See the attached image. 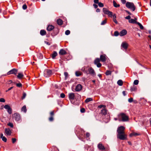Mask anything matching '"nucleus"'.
I'll list each match as a JSON object with an SVG mask.
<instances>
[{
    "label": "nucleus",
    "instance_id": "obj_1",
    "mask_svg": "<svg viewBox=\"0 0 151 151\" xmlns=\"http://www.w3.org/2000/svg\"><path fill=\"white\" fill-rule=\"evenodd\" d=\"M125 129V128L123 126H121L117 128V137L121 140H125L127 137V135L125 134L124 132Z\"/></svg>",
    "mask_w": 151,
    "mask_h": 151
},
{
    "label": "nucleus",
    "instance_id": "obj_2",
    "mask_svg": "<svg viewBox=\"0 0 151 151\" xmlns=\"http://www.w3.org/2000/svg\"><path fill=\"white\" fill-rule=\"evenodd\" d=\"M118 120L119 121L127 122L129 120V117L125 114L124 113H121L118 116Z\"/></svg>",
    "mask_w": 151,
    "mask_h": 151
},
{
    "label": "nucleus",
    "instance_id": "obj_3",
    "mask_svg": "<svg viewBox=\"0 0 151 151\" xmlns=\"http://www.w3.org/2000/svg\"><path fill=\"white\" fill-rule=\"evenodd\" d=\"M126 6L128 8L130 9L133 11H134L135 10L136 7L133 3L127 2L126 4Z\"/></svg>",
    "mask_w": 151,
    "mask_h": 151
},
{
    "label": "nucleus",
    "instance_id": "obj_4",
    "mask_svg": "<svg viewBox=\"0 0 151 151\" xmlns=\"http://www.w3.org/2000/svg\"><path fill=\"white\" fill-rule=\"evenodd\" d=\"M87 71H88L87 74H89L93 77L96 76V73L94 70L91 67L89 66Z\"/></svg>",
    "mask_w": 151,
    "mask_h": 151
},
{
    "label": "nucleus",
    "instance_id": "obj_5",
    "mask_svg": "<svg viewBox=\"0 0 151 151\" xmlns=\"http://www.w3.org/2000/svg\"><path fill=\"white\" fill-rule=\"evenodd\" d=\"M13 118L16 121H19L21 120L20 114L18 113H15L13 115Z\"/></svg>",
    "mask_w": 151,
    "mask_h": 151
},
{
    "label": "nucleus",
    "instance_id": "obj_6",
    "mask_svg": "<svg viewBox=\"0 0 151 151\" xmlns=\"http://www.w3.org/2000/svg\"><path fill=\"white\" fill-rule=\"evenodd\" d=\"M52 75V71L49 69H45L44 71V76L45 77H49Z\"/></svg>",
    "mask_w": 151,
    "mask_h": 151
},
{
    "label": "nucleus",
    "instance_id": "obj_7",
    "mask_svg": "<svg viewBox=\"0 0 151 151\" xmlns=\"http://www.w3.org/2000/svg\"><path fill=\"white\" fill-rule=\"evenodd\" d=\"M100 60L99 58H96L94 60V63L97 66L100 68L101 66V64L100 63Z\"/></svg>",
    "mask_w": 151,
    "mask_h": 151
},
{
    "label": "nucleus",
    "instance_id": "obj_8",
    "mask_svg": "<svg viewBox=\"0 0 151 151\" xmlns=\"http://www.w3.org/2000/svg\"><path fill=\"white\" fill-rule=\"evenodd\" d=\"M17 72V70L15 68L12 69V70L9 71L7 73L8 75H9L11 74H16Z\"/></svg>",
    "mask_w": 151,
    "mask_h": 151
},
{
    "label": "nucleus",
    "instance_id": "obj_9",
    "mask_svg": "<svg viewBox=\"0 0 151 151\" xmlns=\"http://www.w3.org/2000/svg\"><path fill=\"white\" fill-rule=\"evenodd\" d=\"M121 46L125 50H127L128 48V44L125 42H123L121 44Z\"/></svg>",
    "mask_w": 151,
    "mask_h": 151
},
{
    "label": "nucleus",
    "instance_id": "obj_10",
    "mask_svg": "<svg viewBox=\"0 0 151 151\" xmlns=\"http://www.w3.org/2000/svg\"><path fill=\"white\" fill-rule=\"evenodd\" d=\"M5 133L7 136H10L12 134V131L9 128H5Z\"/></svg>",
    "mask_w": 151,
    "mask_h": 151
},
{
    "label": "nucleus",
    "instance_id": "obj_11",
    "mask_svg": "<svg viewBox=\"0 0 151 151\" xmlns=\"http://www.w3.org/2000/svg\"><path fill=\"white\" fill-rule=\"evenodd\" d=\"M106 55H101L100 56V60L102 62H105L106 61Z\"/></svg>",
    "mask_w": 151,
    "mask_h": 151
},
{
    "label": "nucleus",
    "instance_id": "obj_12",
    "mask_svg": "<svg viewBox=\"0 0 151 151\" xmlns=\"http://www.w3.org/2000/svg\"><path fill=\"white\" fill-rule=\"evenodd\" d=\"M97 147L98 149L101 151H103L105 149L104 146L101 142L98 144Z\"/></svg>",
    "mask_w": 151,
    "mask_h": 151
},
{
    "label": "nucleus",
    "instance_id": "obj_13",
    "mask_svg": "<svg viewBox=\"0 0 151 151\" xmlns=\"http://www.w3.org/2000/svg\"><path fill=\"white\" fill-rule=\"evenodd\" d=\"M82 88V86L81 84H79L77 85L76 87L75 90L76 91H79Z\"/></svg>",
    "mask_w": 151,
    "mask_h": 151
},
{
    "label": "nucleus",
    "instance_id": "obj_14",
    "mask_svg": "<svg viewBox=\"0 0 151 151\" xmlns=\"http://www.w3.org/2000/svg\"><path fill=\"white\" fill-rule=\"evenodd\" d=\"M75 97L74 93H71L69 94L68 97L70 100H73L74 99Z\"/></svg>",
    "mask_w": 151,
    "mask_h": 151
},
{
    "label": "nucleus",
    "instance_id": "obj_15",
    "mask_svg": "<svg viewBox=\"0 0 151 151\" xmlns=\"http://www.w3.org/2000/svg\"><path fill=\"white\" fill-rule=\"evenodd\" d=\"M127 33V30L125 29H123L120 32L119 35L120 36H123L125 35Z\"/></svg>",
    "mask_w": 151,
    "mask_h": 151
},
{
    "label": "nucleus",
    "instance_id": "obj_16",
    "mask_svg": "<svg viewBox=\"0 0 151 151\" xmlns=\"http://www.w3.org/2000/svg\"><path fill=\"white\" fill-rule=\"evenodd\" d=\"M88 66H84L81 69V70L83 72L86 73H88Z\"/></svg>",
    "mask_w": 151,
    "mask_h": 151
},
{
    "label": "nucleus",
    "instance_id": "obj_17",
    "mask_svg": "<svg viewBox=\"0 0 151 151\" xmlns=\"http://www.w3.org/2000/svg\"><path fill=\"white\" fill-rule=\"evenodd\" d=\"M140 134L139 133L135 132H133L129 134V136L130 137H132L133 136H138L140 135Z\"/></svg>",
    "mask_w": 151,
    "mask_h": 151
},
{
    "label": "nucleus",
    "instance_id": "obj_18",
    "mask_svg": "<svg viewBox=\"0 0 151 151\" xmlns=\"http://www.w3.org/2000/svg\"><path fill=\"white\" fill-rule=\"evenodd\" d=\"M66 51L63 49H61L59 52V54L60 55H64L66 54Z\"/></svg>",
    "mask_w": 151,
    "mask_h": 151
},
{
    "label": "nucleus",
    "instance_id": "obj_19",
    "mask_svg": "<svg viewBox=\"0 0 151 151\" xmlns=\"http://www.w3.org/2000/svg\"><path fill=\"white\" fill-rule=\"evenodd\" d=\"M0 138L2 139V140L5 142H6L7 141L6 138L3 136V134L2 133H1L0 134Z\"/></svg>",
    "mask_w": 151,
    "mask_h": 151
},
{
    "label": "nucleus",
    "instance_id": "obj_20",
    "mask_svg": "<svg viewBox=\"0 0 151 151\" xmlns=\"http://www.w3.org/2000/svg\"><path fill=\"white\" fill-rule=\"evenodd\" d=\"M54 28V27L52 25H49L47 27V30L48 31H51Z\"/></svg>",
    "mask_w": 151,
    "mask_h": 151
},
{
    "label": "nucleus",
    "instance_id": "obj_21",
    "mask_svg": "<svg viewBox=\"0 0 151 151\" xmlns=\"http://www.w3.org/2000/svg\"><path fill=\"white\" fill-rule=\"evenodd\" d=\"M57 55L58 54L57 52L56 51H54L53 53L51 54V56L52 58L54 59Z\"/></svg>",
    "mask_w": 151,
    "mask_h": 151
},
{
    "label": "nucleus",
    "instance_id": "obj_22",
    "mask_svg": "<svg viewBox=\"0 0 151 151\" xmlns=\"http://www.w3.org/2000/svg\"><path fill=\"white\" fill-rule=\"evenodd\" d=\"M107 111L106 109H103L101 111V113L103 115H105L107 113Z\"/></svg>",
    "mask_w": 151,
    "mask_h": 151
},
{
    "label": "nucleus",
    "instance_id": "obj_23",
    "mask_svg": "<svg viewBox=\"0 0 151 151\" xmlns=\"http://www.w3.org/2000/svg\"><path fill=\"white\" fill-rule=\"evenodd\" d=\"M137 90V88L135 86H133L131 87L130 90L131 92L135 91Z\"/></svg>",
    "mask_w": 151,
    "mask_h": 151
},
{
    "label": "nucleus",
    "instance_id": "obj_24",
    "mask_svg": "<svg viewBox=\"0 0 151 151\" xmlns=\"http://www.w3.org/2000/svg\"><path fill=\"white\" fill-rule=\"evenodd\" d=\"M21 111L25 113L27 112V109L26 106H24L21 108Z\"/></svg>",
    "mask_w": 151,
    "mask_h": 151
},
{
    "label": "nucleus",
    "instance_id": "obj_25",
    "mask_svg": "<svg viewBox=\"0 0 151 151\" xmlns=\"http://www.w3.org/2000/svg\"><path fill=\"white\" fill-rule=\"evenodd\" d=\"M129 22L130 23L132 24H137V22L136 21L132 19H129Z\"/></svg>",
    "mask_w": 151,
    "mask_h": 151
},
{
    "label": "nucleus",
    "instance_id": "obj_26",
    "mask_svg": "<svg viewBox=\"0 0 151 151\" xmlns=\"http://www.w3.org/2000/svg\"><path fill=\"white\" fill-rule=\"evenodd\" d=\"M75 74L76 76H79L83 74L82 73L79 71H76L75 72Z\"/></svg>",
    "mask_w": 151,
    "mask_h": 151
},
{
    "label": "nucleus",
    "instance_id": "obj_27",
    "mask_svg": "<svg viewBox=\"0 0 151 151\" xmlns=\"http://www.w3.org/2000/svg\"><path fill=\"white\" fill-rule=\"evenodd\" d=\"M57 24L59 25H61L63 23V21L60 19H58L57 20Z\"/></svg>",
    "mask_w": 151,
    "mask_h": 151
},
{
    "label": "nucleus",
    "instance_id": "obj_28",
    "mask_svg": "<svg viewBox=\"0 0 151 151\" xmlns=\"http://www.w3.org/2000/svg\"><path fill=\"white\" fill-rule=\"evenodd\" d=\"M40 33L42 36H43L46 34V32L45 30H42L40 31Z\"/></svg>",
    "mask_w": 151,
    "mask_h": 151
},
{
    "label": "nucleus",
    "instance_id": "obj_29",
    "mask_svg": "<svg viewBox=\"0 0 151 151\" xmlns=\"http://www.w3.org/2000/svg\"><path fill=\"white\" fill-rule=\"evenodd\" d=\"M24 76L23 74L22 73H19L18 75L17 76V77L19 79H21Z\"/></svg>",
    "mask_w": 151,
    "mask_h": 151
},
{
    "label": "nucleus",
    "instance_id": "obj_30",
    "mask_svg": "<svg viewBox=\"0 0 151 151\" xmlns=\"http://www.w3.org/2000/svg\"><path fill=\"white\" fill-rule=\"evenodd\" d=\"M103 11L104 14H106L109 11L107 9L104 8L103 9Z\"/></svg>",
    "mask_w": 151,
    "mask_h": 151
},
{
    "label": "nucleus",
    "instance_id": "obj_31",
    "mask_svg": "<svg viewBox=\"0 0 151 151\" xmlns=\"http://www.w3.org/2000/svg\"><path fill=\"white\" fill-rule=\"evenodd\" d=\"M117 83L119 86H122L123 85V82L122 80H119L118 81Z\"/></svg>",
    "mask_w": 151,
    "mask_h": 151
},
{
    "label": "nucleus",
    "instance_id": "obj_32",
    "mask_svg": "<svg viewBox=\"0 0 151 151\" xmlns=\"http://www.w3.org/2000/svg\"><path fill=\"white\" fill-rule=\"evenodd\" d=\"M113 3L114 6L115 7H119L120 6V5L119 4H117L114 1H113Z\"/></svg>",
    "mask_w": 151,
    "mask_h": 151
},
{
    "label": "nucleus",
    "instance_id": "obj_33",
    "mask_svg": "<svg viewBox=\"0 0 151 151\" xmlns=\"http://www.w3.org/2000/svg\"><path fill=\"white\" fill-rule=\"evenodd\" d=\"M113 21L116 24L117 23V22L116 19V14H114L113 16Z\"/></svg>",
    "mask_w": 151,
    "mask_h": 151
},
{
    "label": "nucleus",
    "instance_id": "obj_34",
    "mask_svg": "<svg viewBox=\"0 0 151 151\" xmlns=\"http://www.w3.org/2000/svg\"><path fill=\"white\" fill-rule=\"evenodd\" d=\"M92 101L93 99H92V98H90L87 99L85 101V102L86 103H87L89 101Z\"/></svg>",
    "mask_w": 151,
    "mask_h": 151
},
{
    "label": "nucleus",
    "instance_id": "obj_35",
    "mask_svg": "<svg viewBox=\"0 0 151 151\" xmlns=\"http://www.w3.org/2000/svg\"><path fill=\"white\" fill-rule=\"evenodd\" d=\"M106 14L108 15L109 17H112L113 16V13L109 11Z\"/></svg>",
    "mask_w": 151,
    "mask_h": 151
},
{
    "label": "nucleus",
    "instance_id": "obj_36",
    "mask_svg": "<svg viewBox=\"0 0 151 151\" xmlns=\"http://www.w3.org/2000/svg\"><path fill=\"white\" fill-rule=\"evenodd\" d=\"M137 24L139 26L140 29H143V27L142 25V24H141L139 22H137Z\"/></svg>",
    "mask_w": 151,
    "mask_h": 151
},
{
    "label": "nucleus",
    "instance_id": "obj_37",
    "mask_svg": "<svg viewBox=\"0 0 151 151\" xmlns=\"http://www.w3.org/2000/svg\"><path fill=\"white\" fill-rule=\"evenodd\" d=\"M111 72L110 71L107 70L106 71L105 74L106 75L108 76L111 74Z\"/></svg>",
    "mask_w": 151,
    "mask_h": 151
},
{
    "label": "nucleus",
    "instance_id": "obj_38",
    "mask_svg": "<svg viewBox=\"0 0 151 151\" xmlns=\"http://www.w3.org/2000/svg\"><path fill=\"white\" fill-rule=\"evenodd\" d=\"M106 22H107L106 19H105V20H103V21H102V22H101V25H104L106 23Z\"/></svg>",
    "mask_w": 151,
    "mask_h": 151
},
{
    "label": "nucleus",
    "instance_id": "obj_39",
    "mask_svg": "<svg viewBox=\"0 0 151 151\" xmlns=\"http://www.w3.org/2000/svg\"><path fill=\"white\" fill-rule=\"evenodd\" d=\"M98 107L99 108H104L103 109H106V106L105 105H99L98 106Z\"/></svg>",
    "mask_w": 151,
    "mask_h": 151
},
{
    "label": "nucleus",
    "instance_id": "obj_40",
    "mask_svg": "<svg viewBox=\"0 0 151 151\" xmlns=\"http://www.w3.org/2000/svg\"><path fill=\"white\" fill-rule=\"evenodd\" d=\"M7 112L9 114H11L12 113V109L10 108L7 109Z\"/></svg>",
    "mask_w": 151,
    "mask_h": 151
},
{
    "label": "nucleus",
    "instance_id": "obj_41",
    "mask_svg": "<svg viewBox=\"0 0 151 151\" xmlns=\"http://www.w3.org/2000/svg\"><path fill=\"white\" fill-rule=\"evenodd\" d=\"M139 83V81L137 80H136L134 81V84L135 85H137Z\"/></svg>",
    "mask_w": 151,
    "mask_h": 151
},
{
    "label": "nucleus",
    "instance_id": "obj_42",
    "mask_svg": "<svg viewBox=\"0 0 151 151\" xmlns=\"http://www.w3.org/2000/svg\"><path fill=\"white\" fill-rule=\"evenodd\" d=\"M119 32L118 31H116L114 32V35L115 36H117L119 35Z\"/></svg>",
    "mask_w": 151,
    "mask_h": 151
},
{
    "label": "nucleus",
    "instance_id": "obj_43",
    "mask_svg": "<svg viewBox=\"0 0 151 151\" xmlns=\"http://www.w3.org/2000/svg\"><path fill=\"white\" fill-rule=\"evenodd\" d=\"M4 108L5 109H7V110L8 109H9V108H10V107L9 105L7 104V105H5L4 106Z\"/></svg>",
    "mask_w": 151,
    "mask_h": 151
},
{
    "label": "nucleus",
    "instance_id": "obj_44",
    "mask_svg": "<svg viewBox=\"0 0 151 151\" xmlns=\"http://www.w3.org/2000/svg\"><path fill=\"white\" fill-rule=\"evenodd\" d=\"M26 94L25 93H23V96L22 97V99H24L26 97Z\"/></svg>",
    "mask_w": 151,
    "mask_h": 151
},
{
    "label": "nucleus",
    "instance_id": "obj_45",
    "mask_svg": "<svg viewBox=\"0 0 151 151\" xmlns=\"http://www.w3.org/2000/svg\"><path fill=\"white\" fill-rule=\"evenodd\" d=\"M7 125L11 127L12 128L13 127V124L12 123L9 122L7 124Z\"/></svg>",
    "mask_w": 151,
    "mask_h": 151
},
{
    "label": "nucleus",
    "instance_id": "obj_46",
    "mask_svg": "<svg viewBox=\"0 0 151 151\" xmlns=\"http://www.w3.org/2000/svg\"><path fill=\"white\" fill-rule=\"evenodd\" d=\"M70 33V31L69 30H67L65 32V34L66 35H69Z\"/></svg>",
    "mask_w": 151,
    "mask_h": 151
},
{
    "label": "nucleus",
    "instance_id": "obj_47",
    "mask_svg": "<svg viewBox=\"0 0 151 151\" xmlns=\"http://www.w3.org/2000/svg\"><path fill=\"white\" fill-rule=\"evenodd\" d=\"M60 96L62 98H64L65 96V95L64 93H62L60 94Z\"/></svg>",
    "mask_w": 151,
    "mask_h": 151
},
{
    "label": "nucleus",
    "instance_id": "obj_48",
    "mask_svg": "<svg viewBox=\"0 0 151 151\" xmlns=\"http://www.w3.org/2000/svg\"><path fill=\"white\" fill-rule=\"evenodd\" d=\"M98 5L100 7H103L104 6L103 4L101 2H99L98 3Z\"/></svg>",
    "mask_w": 151,
    "mask_h": 151
},
{
    "label": "nucleus",
    "instance_id": "obj_49",
    "mask_svg": "<svg viewBox=\"0 0 151 151\" xmlns=\"http://www.w3.org/2000/svg\"><path fill=\"white\" fill-rule=\"evenodd\" d=\"M49 120L50 121H52L53 120V116H50V117L49 118Z\"/></svg>",
    "mask_w": 151,
    "mask_h": 151
},
{
    "label": "nucleus",
    "instance_id": "obj_50",
    "mask_svg": "<svg viewBox=\"0 0 151 151\" xmlns=\"http://www.w3.org/2000/svg\"><path fill=\"white\" fill-rule=\"evenodd\" d=\"M85 109L84 108H82L81 109V112L82 113H84L85 112Z\"/></svg>",
    "mask_w": 151,
    "mask_h": 151
},
{
    "label": "nucleus",
    "instance_id": "obj_51",
    "mask_svg": "<svg viewBox=\"0 0 151 151\" xmlns=\"http://www.w3.org/2000/svg\"><path fill=\"white\" fill-rule=\"evenodd\" d=\"M16 86L18 87H22V84L21 83H17L16 84Z\"/></svg>",
    "mask_w": 151,
    "mask_h": 151
},
{
    "label": "nucleus",
    "instance_id": "obj_52",
    "mask_svg": "<svg viewBox=\"0 0 151 151\" xmlns=\"http://www.w3.org/2000/svg\"><path fill=\"white\" fill-rule=\"evenodd\" d=\"M133 101V99L132 98H131L128 99V101L129 103L132 102Z\"/></svg>",
    "mask_w": 151,
    "mask_h": 151
},
{
    "label": "nucleus",
    "instance_id": "obj_53",
    "mask_svg": "<svg viewBox=\"0 0 151 151\" xmlns=\"http://www.w3.org/2000/svg\"><path fill=\"white\" fill-rule=\"evenodd\" d=\"M64 75L65 76V79H66L68 75V74L67 72H65L64 73Z\"/></svg>",
    "mask_w": 151,
    "mask_h": 151
},
{
    "label": "nucleus",
    "instance_id": "obj_54",
    "mask_svg": "<svg viewBox=\"0 0 151 151\" xmlns=\"http://www.w3.org/2000/svg\"><path fill=\"white\" fill-rule=\"evenodd\" d=\"M0 102H5V99L3 98L0 99Z\"/></svg>",
    "mask_w": 151,
    "mask_h": 151
},
{
    "label": "nucleus",
    "instance_id": "obj_55",
    "mask_svg": "<svg viewBox=\"0 0 151 151\" xmlns=\"http://www.w3.org/2000/svg\"><path fill=\"white\" fill-rule=\"evenodd\" d=\"M90 136V134L88 132H87L86 134V138H89Z\"/></svg>",
    "mask_w": 151,
    "mask_h": 151
},
{
    "label": "nucleus",
    "instance_id": "obj_56",
    "mask_svg": "<svg viewBox=\"0 0 151 151\" xmlns=\"http://www.w3.org/2000/svg\"><path fill=\"white\" fill-rule=\"evenodd\" d=\"M22 8L24 9H26L27 8V6L26 5L24 4Z\"/></svg>",
    "mask_w": 151,
    "mask_h": 151
},
{
    "label": "nucleus",
    "instance_id": "obj_57",
    "mask_svg": "<svg viewBox=\"0 0 151 151\" xmlns=\"http://www.w3.org/2000/svg\"><path fill=\"white\" fill-rule=\"evenodd\" d=\"M131 17L129 15L127 16L126 17H125V18L126 19H129H129H131Z\"/></svg>",
    "mask_w": 151,
    "mask_h": 151
},
{
    "label": "nucleus",
    "instance_id": "obj_58",
    "mask_svg": "<svg viewBox=\"0 0 151 151\" xmlns=\"http://www.w3.org/2000/svg\"><path fill=\"white\" fill-rule=\"evenodd\" d=\"M12 142L13 143H14L16 141V139L15 138H13L12 139Z\"/></svg>",
    "mask_w": 151,
    "mask_h": 151
},
{
    "label": "nucleus",
    "instance_id": "obj_59",
    "mask_svg": "<svg viewBox=\"0 0 151 151\" xmlns=\"http://www.w3.org/2000/svg\"><path fill=\"white\" fill-rule=\"evenodd\" d=\"M50 116H53L54 115V111H51L50 112Z\"/></svg>",
    "mask_w": 151,
    "mask_h": 151
},
{
    "label": "nucleus",
    "instance_id": "obj_60",
    "mask_svg": "<svg viewBox=\"0 0 151 151\" xmlns=\"http://www.w3.org/2000/svg\"><path fill=\"white\" fill-rule=\"evenodd\" d=\"M13 88V87H11L10 88H9L8 89V90H6V92H8V91H9V90H11L12 88Z\"/></svg>",
    "mask_w": 151,
    "mask_h": 151
},
{
    "label": "nucleus",
    "instance_id": "obj_61",
    "mask_svg": "<svg viewBox=\"0 0 151 151\" xmlns=\"http://www.w3.org/2000/svg\"><path fill=\"white\" fill-rule=\"evenodd\" d=\"M121 1L122 4H124L126 3V1L125 0H121Z\"/></svg>",
    "mask_w": 151,
    "mask_h": 151
},
{
    "label": "nucleus",
    "instance_id": "obj_62",
    "mask_svg": "<svg viewBox=\"0 0 151 151\" xmlns=\"http://www.w3.org/2000/svg\"><path fill=\"white\" fill-rule=\"evenodd\" d=\"M94 2L95 4H98L99 3V0H94Z\"/></svg>",
    "mask_w": 151,
    "mask_h": 151
},
{
    "label": "nucleus",
    "instance_id": "obj_63",
    "mask_svg": "<svg viewBox=\"0 0 151 151\" xmlns=\"http://www.w3.org/2000/svg\"><path fill=\"white\" fill-rule=\"evenodd\" d=\"M93 6L94 8L95 9H96L98 7L97 5L95 4H93Z\"/></svg>",
    "mask_w": 151,
    "mask_h": 151
},
{
    "label": "nucleus",
    "instance_id": "obj_64",
    "mask_svg": "<svg viewBox=\"0 0 151 151\" xmlns=\"http://www.w3.org/2000/svg\"><path fill=\"white\" fill-rule=\"evenodd\" d=\"M12 80H10L9 81H8V83L9 84H10L12 83Z\"/></svg>",
    "mask_w": 151,
    "mask_h": 151
}]
</instances>
